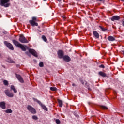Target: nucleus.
Listing matches in <instances>:
<instances>
[{"label":"nucleus","mask_w":124,"mask_h":124,"mask_svg":"<svg viewBox=\"0 0 124 124\" xmlns=\"http://www.w3.org/2000/svg\"><path fill=\"white\" fill-rule=\"evenodd\" d=\"M64 55V53L63 52V51L62 50H60L58 51V55L59 59H62L63 57H64V56H63Z\"/></svg>","instance_id":"9"},{"label":"nucleus","mask_w":124,"mask_h":124,"mask_svg":"<svg viewBox=\"0 0 124 124\" xmlns=\"http://www.w3.org/2000/svg\"><path fill=\"white\" fill-rule=\"evenodd\" d=\"M27 109L31 114H36V110L31 105L27 106Z\"/></svg>","instance_id":"6"},{"label":"nucleus","mask_w":124,"mask_h":124,"mask_svg":"<svg viewBox=\"0 0 124 124\" xmlns=\"http://www.w3.org/2000/svg\"><path fill=\"white\" fill-rule=\"evenodd\" d=\"M10 0H1V5L4 7H8L10 5Z\"/></svg>","instance_id":"3"},{"label":"nucleus","mask_w":124,"mask_h":124,"mask_svg":"<svg viewBox=\"0 0 124 124\" xmlns=\"http://www.w3.org/2000/svg\"><path fill=\"white\" fill-rule=\"evenodd\" d=\"M101 109H102L103 110H107L108 109V108H107L105 106H100Z\"/></svg>","instance_id":"22"},{"label":"nucleus","mask_w":124,"mask_h":124,"mask_svg":"<svg viewBox=\"0 0 124 124\" xmlns=\"http://www.w3.org/2000/svg\"><path fill=\"white\" fill-rule=\"evenodd\" d=\"M29 23L31 24V25L32 27H34V26H38V24L33 20H30Z\"/></svg>","instance_id":"13"},{"label":"nucleus","mask_w":124,"mask_h":124,"mask_svg":"<svg viewBox=\"0 0 124 124\" xmlns=\"http://www.w3.org/2000/svg\"><path fill=\"white\" fill-rule=\"evenodd\" d=\"M7 62L10 63H15V62L13 61L11 58H8L7 59Z\"/></svg>","instance_id":"19"},{"label":"nucleus","mask_w":124,"mask_h":124,"mask_svg":"<svg viewBox=\"0 0 124 124\" xmlns=\"http://www.w3.org/2000/svg\"><path fill=\"white\" fill-rule=\"evenodd\" d=\"M6 103L5 102H0V107L2 108V109H5L6 107L5 106Z\"/></svg>","instance_id":"12"},{"label":"nucleus","mask_w":124,"mask_h":124,"mask_svg":"<svg viewBox=\"0 0 124 124\" xmlns=\"http://www.w3.org/2000/svg\"><path fill=\"white\" fill-rule=\"evenodd\" d=\"M58 0V1H61V0Z\"/></svg>","instance_id":"40"},{"label":"nucleus","mask_w":124,"mask_h":124,"mask_svg":"<svg viewBox=\"0 0 124 124\" xmlns=\"http://www.w3.org/2000/svg\"><path fill=\"white\" fill-rule=\"evenodd\" d=\"M12 42L14 45L17 46V47H18V48H20L22 51H26L27 50L26 47H25L23 45L20 44L16 40H13Z\"/></svg>","instance_id":"1"},{"label":"nucleus","mask_w":124,"mask_h":124,"mask_svg":"<svg viewBox=\"0 0 124 124\" xmlns=\"http://www.w3.org/2000/svg\"><path fill=\"white\" fill-rule=\"evenodd\" d=\"M99 67H100V68H105V66H104V65L103 64H101L99 66Z\"/></svg>","instance_id":"30"},{"label":"nucleus","mask_w":124,"mask_h":124,"mask_svg":"<svg viewBox=\"0 0 124 124\" xmlns=\"http://www.w3.org/2000/svg\"><path fill=\"white\" fill-rule=\"evenodd\" d=\"M50 89L51 91H53V92L57 91V88L56 87H50Z\"/></svg>","instance_id":"26"},{"label":"nucleus","mask_w":124,"mask_h":124,"mask_svg":"<svg viewBox=\"0 0 124 124\" xmlns=\"http://www.w3.org/2000/svg\"><path fill=\"white\" fill-rule=\"evenodd\" d=\"M121 1L124 2V0H121Z\"/></svg>","instance_id":"39"},{"label":"nucleus","mask_w":124,"mask_h":124,"mask_svg":"<svg viewBox=\"0 0 124 124\" xmlns=\"http://www.w3.org/2000/svg\"><path fill=\"white\" fill-rule=\"evenodd\" d=\"M16 75L17 79L18 80V81H19L20 83H24V79H23V78L21 76V75L17 74H16Z\"/></svg>","instance_id":"10"},{"label":"nucleus","mask_w":124,"mask_h":124,"mask_svg":"<svg viewBox=\"0 0 124 124\" xmlns=\"http://www.w3.org/2000/svg\"><path fill=\"white\" fill-rule=\"evenodd\" d=\"M11 91H13L15 93H17V89L15 88V86H14V85H11Z\"/></svg>","instance_id":"15"},{"label":"nucleus","mask_w":124,"mask_h":124,"mask_svg":"<svg viewBox=\"0 0 124 124\" xmlns=\"http://www.w3.org/2000/svg\"><path fill=\"white\" fill-rule=\"evenodd\" d=\"M33 100H34V101L37 102V103H38V104H39V105H40V106H41L42 108H43V109H44V110H45V111H48V108H47V107H46V106L45 105H43V104H42V103H41V102H40L37 99L33 98Z\"/></svg>","instance_id":"4"},{"label":"nucleus","mask_w":124,"mask_h":124,"mask_svg":"<svg viewBox=\"0 0 124 124\" xmlns=\"http://www.w3.org/2000/svg\"><path fill=\"white\" fill-rule=\"evenodd\" d=\"M99 27L100 29H101V30H102V31H107V28H104V27H103L101 26H99Z\"/></svg>","instance_id":"23"},{"label":"nucleus","mask_w":124,"mask_h":124,"mask_svg":"<svg viewBox=\"0 0 124 124\" xmlns=\"http://www.w3.org/2000/svg\"><path fill=\"white\" fill-rule=\"evenodd\" d=\"M4 43L5 45L7 47V48H8V49H10V50H12V51H13V50H14V47H13V45H12V44L8 43V42L7 41H4Z\"/></svg>","instance_id":"7"},{"label":"nucleus","mask_w":124,"mask_h":124,"mask_svg":"<svg viewBox=\"0 0 124 124\" xmlns=\"http://www.w3.org/2000/svg\"><path fill=\"white\" fill-rule=\"evenodd\" d=\"M3 83L5 86H8V81L6 80H4Z\"/></svg>","instance_id":"24"},{"label":"nucleus","mask_w":124,"mask_h":124,"mask_svg":"<svg viewBox=\"0 0 124 124\" xmlns=\"http://www.w3.org/2000/svg\"><path fill=\"white\" fill-rule=\"evenodd\" d=\"M31 21H36V17H32V20H31Z\"/></svg>","instance_id":"31"},{"label":"nucleus","mask_w":124,"mask_h":124,"mask_svg":"<svg viewBox=\"0 0 124 124\" xmlns=\"http://www.w3.org/2000/svg\"><path fill=\"white\" fill-rule=\"evenodd\" d=\"M42 38L44 40V41H45V42H46V41H47V38H46V37L45 36L43 35L42 36Z\"/></svg>","instance_id":"25"},{"label":"nucleus","mask_w":124,"mask_h":124,"mask_svg":"<svg viewBox=\"0 0 124 124\" xmlns=\"http://www.w3.org/2000/svg\"><path fill=\"white\" fill-rule=\"evenodd\" d=\"M98 1H102V0H97Z\"/></svg>","instance_id":"38"},{"label":"nucleus","mask_w":124,"mask_h":124,"mask_svg":"<svg viewBox=\"0 0 124 124\" xmlns=\"http://www.w3.org/2000/svg\"><path fill=\"white\" fill-rule=\"evenodd\" d=\"M88 90H91V89H90V88H88Z\"/></svg>","instance_id":"42"},{"label":"nucleus","mask_w":124,"mask_h":124,"mask_svg":"<svg viewBox=\"0 0 124 124\" xmlns=\"http://www.w3.org/2000/svg\"><path fill=\"white\" fill-rule=\"evenodd\" d=\"M32 118L33 120H38V117H37L36 115L32 116Z\"/></svg>","instance_id":"28"},{"label":"nucleus","mask_w":124,"mask_h":124,"mask_svg":"<svg viewBox=\"0 0 124 124\" xmlns=\"http://www.w3.org/2000/svg\"><path fill=\"white\" fill-rule=\"evenodd\" d=\"M72 86H73V87H75L76 86V85L74 83H73Z\"/></svg>","instance_id":"35"},{"label":"nucleus","mask_w":124,"mask_h":124,"mask_svg":"<svg viewBox=\"0 0 124 124\" xmlns=\"http://www.w3.org/2000/svg\"><path fill=\"white\" fill-rule=\"evenodd\" d=\"M2 67H3L4 68H5V66H4V65H2Z\"/></svg>","instance_id":"37"},{"label":"nucleus","mask_w":124,"mask_h":124,"mask_svg":"<svg viewBox=\"0 0 124 124\" xmlns=\"http://www.w3.org/2000/svg\"><path fill=\"white\" fill-rule=\"evenodd\" d=\"M19 41L21 43H29V41H28L23 34L20 35Z\"/></svg>","instance_id":"5"},{"label":"nucleus","mask_w":124,"mask_h":124,"mask_svg":"<svg viewBox=\"0 0 124 124\" xmlns=\"http://www.w3.org/2000/svg\"><path fill=\"white\" fill-rule=\"evenodd\" d=\"M63 60H64L65 62H70L71 61V59H70V57L67 55L64 56V57L62 58Z\"/></svg>","instance_id":"11"},{"label":"nucleus","mask_w":124,"mask_h":124,"mask_svg":"<svg viewBox=\"0 0 124 124\" xmlns=\"http://www.w3.org/2000/svg\"><path fill=\"white\" fill-rule=\"evenodd\" d=\"M108 39L109 40V41H115V38L112 36H108Z\"/></svg>","instance_id":"18"},{"label":"nucleus","mask_w":124,"mask_h":124,"mask_svg":"<svg viewBox=\"0 0 124 124\" xmlns=\"http://www.w3.org/2000/svg\"><path fill=\"white\" fill-rule=\"evenodd\" d=\"M5 113H6L7 114H10L12 113V110H11V109H8L5 110Z\"/></svg>","instance_id":"21"},{"label":"nucleus","mask_w":124,"mask_h":124,"mask_svg":"<svg viewBox=\"0 0 124 124\" xmlns=\"http://www.w3.org/2000/svg\"><path fill=\"white\" fill-rule=\"evenodd\" d=\"M58 102L59 104V107H62V101L61 100H58Z\"/></svg>","instance_id":"20"},{"label":"nucleus","mask_w":124,"mask_h":124,"mask_svg":"<svg viewBox=\"0 0 124 124\" xmlns=\"http://www.w3.org/2000/svg\"><path fill=\"white\" fill-rule=\"evenodd\" d=\"M16 67H20V65H16Z\"/></svg>","instance_id":"36"},{"label":"nucleus","mask_w":124,"mask_h":124,"mask_svg":"<svg viewBox=\"0 0 124 124\" xmlns=\"http://www.w3.org/2000/svg\"><path fill=\"white\" fill-rule=\"evenodd\" d=\"M98 74L102 77H106V74L102 71L99 72Z\"/></svg>","instance_id":"16"},{"label":"nucleus","mask_w":124,"mask_h":124,"mask_svg":"<svg viewBox=\"0 0 124 124\" xmlns=\"http://www.w3.org/2000/svg\"><path fill=\"white\" fill-rule=\"evenodd\" d=\"M25 53H26V54L28 55V56H30V54H31V55H32L33 56H34V57H35L36 58H37L38 57V55H37V52H36V51H35V50H34L33 49H29V52L26 51Z\"/></svg>","instance_id":"2"},{"label":"nucleus","mask_w":124,"mask_h":124,"mask_svg":"<svg viewBox=\"0 0 124 124\" xmlns=\"http://www.w3.org/2000/svg\"><path fill=\"white\" fill-rule=\"evenodd\" d=\"M62 18H63V19L64 20H65V19H66V17H65V16H62Z\"/></svg>","instance_id":"33"},{"label":"nucleus","mask_w":124,"mask_h":124,"mask_svg":"<svg viewBox=\"0 0 124 124\" xmlns=\"http://www.w3.org/2000/svg\"><path fill=\"white\" fill-rule=\"evenodd\" d=\"M93 34L96 37V38H99V34L97 33L96 31H93Z\"/></svg>","instance_id":"17"},{"label":"nucleus","mask_w":124,"mask_h":124,"mask_svg":"<svg viewBox=\"0 0 124 124\" xmlns=\"http://www.w3.org/2000/svg\"><path fill=\"white\" fill-rule=\"evenodd\" d=\"M39 65L40 67H43V66H44L43 62H40L39 64Z\"/></svg>","instance_id":"29"},{"label":"nucleus","mask_w":124,"mask_h":124,"mask_svg":"<svg viewBox=\"0 0 124 124\" xmlns=\"http://www.w3.org/2000/svg\"><path fill=\"white\" fill-rule=\"evenodd\" d=\"M111 21H115V20H120V16H114L111 18Z\"/></svg>","instance_id":"14"},{"label":"nucleus","mask_w":124,"mask_h":124,"mask_svg":"<svg viewBox=\"0 0 124 124\" xmlns=\"http://www.w3.org/2000/svg\"><path fill=\"white\" fill-rule=\"evenodd\" d=\"M122 25H123V27H124V20L122 21Z\"/></svg>","instance_id":"34"},{"label":"nucleus","mask_w":124,"mask_h":124,"mask_svg":"<svg viewBox=\"0 0 124 124\" xmlns=\"http://www.w3.org/2000/svg\"><path fill=\"white\" fill-rule=\"evenodd\" d=\"M80 81H81L82 85H84V84H85V82L83 80H82V79H80Z\"/></svg>","instance_id":"32"},{"label":"nucleus","mask_w":124,"mask_h":124,"mask_svg":"<svg viewBox=\"0 0 124 124\" xmlns=\"http://www.w3.org/2000/svg\"><path fill=\"white\" fill-rule=\"evenodd\" d=\"M55 122L57 124H61V121L59 119H56L55 120Z\"/></svg>","instance_id":"27"},{"label":"nucleus","mask_w":124,"mask_h":124,"mask_svg":"<svg viewBox=\"0 0 124 124\" xmlns=\"http://www.w3.org/2000/svg\"><path fill=\"white\" fill-rule=\"evenodd\" d=\"M0 57H1V54L0 53Z\"/></svg>","instance_id":"41"},{"label":"nucleus","mask_w":124,"mask_h":124,"mask_svg":"<svg viewBox=\"0 0 124 124\" xmlns=\"http://www.w3.org/2000/svg\"><path fill=\"white\" fill-rule=\"evenodd\" d=\"M4 93L6 95L8 96V97L12 98L13 96H14V94H13V93H10V91H9L8 90H5Z\"/></svg>","instance_id":"8"}]
</instances>
